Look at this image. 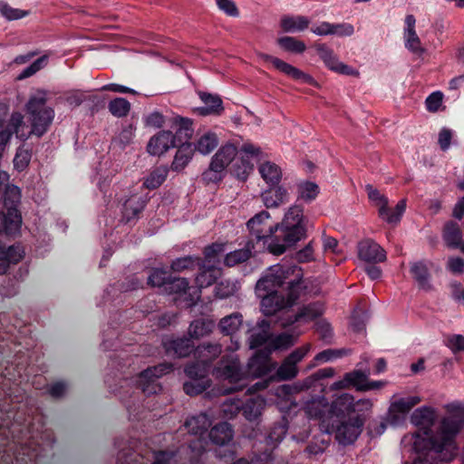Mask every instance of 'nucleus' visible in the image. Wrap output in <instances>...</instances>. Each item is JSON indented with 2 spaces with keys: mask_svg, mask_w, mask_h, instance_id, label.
Segmentation results:
<instances>
[{
  "mask_svg": "<svg viewBox=\"0 0 464 464\" xmlns=\"http://www.w3.org/2000/svg\"><path fill=\"white\" fill-rule=\"evenodd\" d=\"M237 154V149L234 144L227 143L221 146L217 153L212 157L211 162H215L221 165V171L225 172L227 167L232 163Z\"/></svg>",
  "mask_w": 464,
  "mask_h": 464,
  "instance_id": "72a5a7b5",
  "label": "nucleus"
},
{
  "mask_svg": "<svg viewBox=\"0 0 464 464\" xmlns=\"http://www.w3.org/2000/svg\"><path fill=\"white\" fill-rule=\"evenodd\" d=\"M212 326L213 324L209 321L203 319L194 320L188 327L189 338L192 340L203 337L211 332Z\"/></svg>",
  "mask_w": 464,
  "mask_h": 464,
  "instance_id": "09e8293b",
  "label": "nucleus"
},
{
  "mask_svg": "<svg viewBox=\"0 0 464 464\" xmlns=\"http://www.w3.org/2000/svg\"><path fill=\"white\" fill-rule=\"evenodd\" d=\"M386 384L383 381H370L368 373L361 370H353L346 372L342 380L331 385L332 390H343L354 387L359 392L379 390Z\"/></svg>",
  "mask_w": 464,
  "mask_h": 464,
  "instance_id": "9d476101",
  "label": "nucleus"
},
{
  "mask_svg": "<svg viewBox=\"0 0 464 464\" xmlns=\"http://www.w3.org/2000/svg\"><path fill=\"white\" fill-rule=\"evenodd\" d=\"M274 368L275 363L271 360L270 352L267 350H257L249 359L245 372L246 376L250 375L254 378H260L267 375Z\"/></svg>",
  "mask_w": 464,
  "mask_h": 464,
  "instance_id": "dca6fc26",
  "label": "nucleus"
},
{
  "mask_svg": "<svg viewBox=\"0 0 464 464\" xmlns=\"http://www.w3.org/2000/svg\"><path fill=\"white\" fill-rule=\"evenodd\" d=\"M219 168L221 169V165L218 166L216 161L210 162L208 169L203 172L202 179L208 184L220 182L225 176V172L218 169Z\"/></svg>",
  "mask_w": 464,
  "mask_h": 464,
  "instance_id": "4d7b16f0",
  "label": "nucleus"
},
{
  "mask_svg": "<svg viewBox=\"0 0 464 464\" xmlns=\"http://www.w3.org/2000/svg\"><path fill=\"white\" fill-rule=\"evenodd\" d=\"M222 347L218 343H202L196 350L197 360L188 363L184 369L189 381L183 384L184 392L189 396H196L204 392L211 385L209 373L211 361L216 360L221 353Z\"/></svg>",
  "mask_w": 464,
  "mask_h": 464,
  "instance_id": "39448f33",
  "label": "nucleus"
},
{
  "mask_svg": "<svg viewBox=\"0 0 464 464\" xmlns=\"http://www.w3.org/2000/svg\"><path fill=\"white\" fill-rule=\"evenodd\" d=\"M179 146L170 130H160L153 135L147 145V151L152 156H161L171 148Z\"/></svg>",
  "mask_w": 464,
  "mask_h": 464,
  "instance_id": "a211bd4d",
  "label": "nucleus"
},
{
  "mask_svg": "<svg viewBox=\"0 0 464 464\" xmlns=\"http://www.w3.org/2000/svg\"><path fill=\"white\" fill-rule=\"evenodd\" d=\"M295 338L294 335L283 333L278 334L274 340V346L276 349H287L295 344Z\"/></svg>",
  "mask_w": 464,
  "mask_h": 464,
  "instance_id": "69168bd1",
  "label": "nucleus"
},
{
  "mask_svg": "<svg viewBox=\"0 0 464 464\" xmlns=\"http://www.w3.org/2000/svg\"><path fill=\"white\" fill-rule=\"evenodd\" d=\"M176 148L178 150L172 161L171 169L172 170L179 172L184 169L191 160L195 149L193 148V143L189 141L182 142Z\"/></svg>",
  "mask_w": 464,
  "mask_h": 464,
  "instance_id": "cd10ccee",
  "label": "nucleus"
},
{
  "mask_svg": "<svg viewBox=\"0 0 464 464\" xmlns=\"http://www.w3.org/2000/svg\"><path fill=\"white\" fill-rule=\"evenodd\" d=\"M410 273L420 289L426 291L431 289L430 274L425 261L421 260L411 264Z\"/></svg>",
  "mask_w": 464,
  "mask_h": 464,
  "instance_id": "7c9ffc66",
  "label": "nucleus"
},
{
  "mask_svg": "<svg viewBox=\"0 0 464 464\" xmlns=\"http://www.w3.org/2000/svg\"><path fill=\"white\" fill-rule=\"evenodd\" d=\"M258 253L253 246L252 241H246L244 247L227 253L224 257V265L233 267L249 260L255 254Z\"/></svg>",
  "mask_w": 464,
  "mask_h": 464,
  "instance_id": "a878e982",
  "label": "nucleus"
},
{
  "mask_svg": "<svg viewBox=\"0 0 464 464\" xmlns=\"http://www.w3.org/2000/svg\"><path fill=\"white\" fill-rule=\"evenodd\" d=\"M216 4L219 10L231 17H238L239 10L232 0H216Z\"/></svg>",
  "mask_w": 464,
  "mask_h": 464,
  "instance_id": "e2e57ef3",
  "label": "nucleus"
},
{
  "mask_svg": "<svg viewBox=\"0 0 464 464\" xmlns=\"http://www.w3.org/2000/svg\"><path fill=\"white\" fill-rule=\"evenodd\" d=\"M270 214L262 210L246 222V241H252L257 252L280 256L306 237L307 219L303 206L290 207L280 224L267 226Z\"/></svg>",
  "mask_w": 464,
  "mask_h": 464,
  "instance_id": "f257e3e1",
  "label": "nucleus"
},
{
  "mask_svg": "<svg viewBox=\"0 0 464 464\" xmlns=\"http://www.w3.org/2000/svg\"><path fill=\"white\" fill-rule=\"evenodd\" d=\"M276 42L283 50L293 53H303L306 49L303 41L292 36L279 37Z\"/></svg>",
  "mask_w": 464,
  "mask_h": 464,
  "instance_id": "49530a36",
  "label": "nucleus"
},
{
  "mask_svg": "<svg viewBox=\"0 0 464 464\" xmlns=\"http://www.w3.org/2000/svg\"><path fill=\"white\" fill-rule=\"evenodd\" d=\"M198 275L195 278L197 286L198 288H206L216 283L218 278L221 276V269L215 265H207L203 261L202 266L198 267Z\"/></svg>",
  "mask_w": 464,
  "mask_h": 464,
  "instance_id": "393cba45",
  "label": "nucleus"
},
{
  "mask_svg": "<svg viewBox=\"0 0 464 464\" xmlns=\"http://www.w3.org/2000/svg\"><path fill=\"white\" fill-rule=\"evenodd\" d=\"M211 361L212 374L218 380L227 382L229 386L225 387L220 393L230 394L241 391L246 386V372L237 355H223L213 366Z\"/></svg>",
  "mask_w": 464,
  "mask_h": 464,
  "instance_id": "423d86ee",
  "label": "nucleus"
},
{
  "mask_svg": "<svg viewBox=\"0 0 464 464\" xmlns=\"http://www.w3.org/2000/svg\"><path fill=\"white\" fill-rule=\"evenodd\" d=\"M211 425V420L207 413L201 412L186 420L185 428L193 434L202 437L207 433Z\"/></svg>",
  "mask_w": 464,
  "mask_h": 464,
  "instance_id": "2f4dec72",
  "label": "nucleus"
},
{
  "mask_svg": "<svg viewBox=\"0 0 464 464\" xmlns=\"http://www.w3.org/2000/svg\"><path fill=\"white\" fill-rule=\"evenodd\" d=\"M198 95L204 106L193 109L194 113L199 116H220L224 112L223 102L218 94L199 91Z\"/></svg>",
  "mask_w": 464,
  "mask_h": 464,
  "instance_id": "6ab92c4d",
  "label": "nucleus"
},
{
  "mask_svg": "<svg viewBox=\"0 0 464 464\" xmlns=\"http://www.w3.org/2000/svg\"><path fill=\"white\" fill-rule=\"evenodd\" d=\"M38 453L26 445L14 442L0 443V464H37Z\"/></svg>",
  "mask_w": 464,
  "mask_h": 464,
  "instance_id": "1a4fd4ad",
  "label": "nucleus"
},
{
  "mask_svg": "<svg viewBox=\"0 0 464 464\" xmlns=\"http://www.w3.org/2000/svg\"><path fill=\"white\" fill-rule=\"evenodd\" d=\"M148 200L140 195H132L122 205L121 219L128 224L139 218V215L143 211Z\"/></svg>",
  "mask_w": 464,
  "mask_h": 464,
  "instance_id": "4be33fe9",
  "label": "nucleus"
},
{
  "mask_svg": "<svg viewBox=\"0 0 464 464\" xmlns=\"http://www.w3.org/2000/svg\"><path fill=\"white\" fill-rule=\"evenodd\" d=\"M144 123L148 127L161 128L165 123V117L160 111H153L145 117Z\"/></svg>",
  "mask_w": 464,
  "mask_h": 464,
  "instance_id": "338daca9",
  "label": "nucleus"
},
{
  "mask_svg": "<svg viewBox=\"0 0 464 464\" xmlns=\"http://www.w3.org/2000/svg\"><path fill=\"white\" fill-rule=\"evenodd\" d=\"M442 237L447 246L450 248L459 247L462 241V231L459 224L452 220L446 222L443 227Z\"/></svg>",
  "mask_w": 464,
  "mask_h": 464,
  "instance_id": "473e14b6",
  "label": "nucleus"
},
{
  "mask_svg": "<svg viewBox=\"0 0 464 464\" xmlns=\"http://www.w3.org/2000/svg\"><path fill=\"white\" fill-rule=\"evenodd\" d=\"M287 430L288 420L285 417H282L273 424L268 433L265 436L266 445L275 448L285 438Z\"/></svg>",
  "mask_w": 464,
  "mask_h": 464,
  "instance_id": "f704fd0d",
  "label": "nucleus"
},
{
  "mask_svg": "<svg viewBox=\"0 0 464 464\" xmlns=\"http://www.w3.org/2000/svg\"><path fill=\"white\" fill-rule=\"evenodd\" d=\"M170 275L163 268H153L148 277V285L151 286H164L168 285Z\"/></svg>",
  "mask_w": 464,
  "mask_h": 464,
  "instance_id": "864d4df0",
  "label": "nucleus"
},
{
  "mask_svg": "<svg viewBox=\"0 0 464 464\" xmlns=\"http://www.w3.org/2000/svg\"><path fill=\"white\" fill-rule=\"evenodd\" d=\"M32 159V149L21 145L17 148L14 158V167L19 172L24 171L30 164Z\"/></svg>",
  "mask_w": 464,
  "mask_h": 464,
  "instance_id": "de8ad7c7",
  "label": "nucleus"
},
{
  "mask_svg": "<svg viewBox=\"0 0 464 464\" xmlns=\"http://www.w3.org/2000/svg\"><path fill=\"white\" fill-rule=\"evenodd\" d=\"M254 169V165L251 163L248 158L241 157L232 162L230 168V173L236 177L238 180L246 181L249 174Z\"/></svg>",
  "mask_w": 464,
  "mask_h": 464,
  "instance_id": "ea45409f",
  "label": "nucleus"
},
{
  "mask_svg": "<svg viewBox=\"0 0 464 464\" xmlns=\"http://www.w3.org/2000/svg\"><path fill=\"white\" fill-rule=\"evenodd\" d=\"M24 127V116L20 112H13L5 128L0 131V158L13 134L22 140L28 139V135L23 130Z\"/></svg>",
  "mask_w": 464,
  "mask_h": 464,
  "instance_id": "f3484780",
  "label": "nucleus"
},
{
  "mask_svg": "<svg viewBox=\"0 0 464 464\" xmlns=\"http://www.w3.org/2000/svg\"><path fill=\"white\" fill-rule=\"evenodd\" d=\"M265 406V399L256 396L247 399L246 401L237 400L229 404H224L223 411L232 416L241 413L247 420L253 421L259 418Z\"/></svg>",
  "mask_w": 464,
  "mask_h": 464,
  "instance_id": "9b49d317",
  "label": "nucleus"
},
{
  "mask_svg": "<svg viewBox=\"0 0 464 464\" xmlns=\"http://www.w3.org/2000/svg\"><path fill=\"white\" fill-rule=\"evenodd\" d=\"M358 256L370 264L383 262L386 259L384 249L372 239H364L358 244Z\"/></svg>",
  "mask_w": 464,
  "mask_h": 464,
  "instance_id": "aec40b11",
  "label": "nucleus"
},
{
  "mask_svg": "<svg viewBox=\"0 0 464 464\" xmlns=\"http://www.w3.org/2000/svg\"><path fill=\"white\" fill-rule=\"evenodd\" d=\"M259 173L269 186H276L282 179L281 169L271 161H266L259 166Z\"/></svg>",
  "mask_w": 464,
  "mask_h": 464,
  "instance_id": "58836bf2",
  "label": "nucleus"
},
{
  "mask_svg": "<svg viewBox=\"0 0 464 464\" xmlns=\"http://www.w3.org/2000/svg\"><path fill=\"white\" fill-rule=\"evenodd\" d=\"M109 111L117 118H123L130 111V103L125 98L117 97L108 104Z\"/></svg>",
  "mask_w": 464,
  "mask_h": 464,
  "instance_id": "8fccbe9b",
  "label": "nucleus"
},
{
  "mask_svg": "<svg viewBox=\"0 0 464 464\" xmlns=\"http://www.w3.org/2000/svg\"><path fill=\"white\" fill-rule=\"evenodd\" d=\"M236 285L229 281H221L215 286V296L220 299L227 298L234 295Z\"/></svg>",
  "mask_w": 464,
  "mask_h": 464,
  "instance_id": "13d9d810",
  "label": "nucleus"
},
{
  "mask_svg": "<svg viewBox=\"0 0 464 464\" xmlns=\"http://www.w3.org/2000/svg\"><path fill=\"white\" fill-rule=\"evenodd\" d=\"M367 318L368 315L366 311H364L362 308L359 306L354 308L351 316L350 323L353 332H362L365 329Z\"/></svg>",
  "mask_w": 464,
  "mask_h": 464,
  "instance_id": "6e6d98bb",
  "label": "nucleus"
},
{
  "mask_svg": "<svg viewBox=\"0 0 464 464\" xmlns=\"http://www.w3.org/2000/svg\"><path fill=\"white\" fill-rule=\"evenodd\" d=\"M405 209H406V199L403 198V199H401L397 203V205L393 210H391L389 208V211L385 215L384 219L390 224L398 223L401 220V216L404 213Z\"/></svg>",
  "mask_w": 464,
  "mask_h": 464,
  "instance_id": "bf43d9fd",
  "label": "nucleus"
},
{
  "mask_svg": "<svg viewBox=\"0 0 464 464\" xmlns=\"http://www.w3.org/2000/svg\"><path fill=\"white\" fill-rule=\"evenodd\" d=\"M271 188L261 194L262 201L267 208H277L288 201L289 194L282 186H270Z\"/></svg>",
  "mask_w": 464,
  "mask_h": 464,
  "instance_id": "bb28decb",
  "label": "nucleus"
},
{
  "mask_svg": "<svg viewBox=\"0 0 464 464\" xmlns=\"http://www.w3.org/2000/svg\"><path fill=\"white\" fill-rule=\"evenodd\" d=\"M0 11L1 14L8 20H17L27 14L26 11L13 8L7 3H2L0 5Z\"/></svg>",
  "mask_w": 464,
  "mask_h": 464,
  "instance_id": "680f3d73",
  "label": "nucleus"
},
{
  "mask_svg": "<svg viewBox=\"0 0 464 464\" xmlns=\"http://www.w3.org/2000/svg\"><path fill=\"white\" fill-rule=\"evenodd\" d=\"M372 403L363 399L354 401L353 395L343 393L330 406L326 402H312L306 406V413L312 419L321 420L328 433H334L335 440L343 446L353 444L361 435L367 412Z\"/></svg>",
  "mask_w": 464,
  "mask_h": 464,
  "instance_id": "f03ea898",
  "label": "nucleus"
},
{
  "mask_svg": "<svg viewBox=\"0 0 464 464\" xmlns=\"http://www.w3.org/2000/svg\"><path fill=\"white\" fill-rule=\"evenodd\" d=\"M218 145V139L216 133L208 131L204 133L197 141V144H193L195 150H198L201 154L207 155L213 151Z\"/></svg>",
  "mask_w": 464,
  "mask_h": 464,
  "instance_id": "37998d69",
  "label": "nucleus"
},
{
  "mask_svg": "<svg viewBox=\"0 0 464 464\" xmlns=\"http://www.w3.org/2000/svg\"><path fill=\"white\" fill-rule=\"evenodd\" d=\"M135 127L132 123L123 127L121 131L117 137L112 140V142L119 146L121 150H124L130 145L134 138Z\"/></svg>",
  "mask_w": 464,
  "mask_h": 464,
  "instance_id": "603ef678",
  "label": "nucleus"
},
{
  "mask_svg": "<svg viewBox=\"0 0 464 464\" xmlns=\"http://www.w3.org/2000/svg\"><path fill=\"white\" fill-rule=\"evenodd\" d=\"M21 225L20 212L16 208H10L4 218L3 230H0V235L4 233L6 236H14L20 232Z\"/></svg>",
  "mask_w": 464,
  "mask_h": 464,
  "instance_id": "e433bc0d",
  "label": "nucleus"
},
{
  "mask_svg": "<svg viewBox=\"0 0 464 464\" xmlns=\"http://www.w3.org/2000/svg\"><path fill=\"white\" fill-rule=\"evenodd\" d=\"M258 57L265 63H272L276 70L279 71L295 82L311 86L317 85L316 81L312 75L276 56L265 53H258Z\"/></svg>",
  "mask_w": 464,
  "mask_h": 464,
  "instance_id": "f8f14e48",
  "label": "nucleus"
},
{
  "mask_svg": "<svg viewBox=\"0 0 464 464\" xmlns=\"http://www.w3.org/2000/svg\"><path fill=\"white\" fill-rule=\"evenodd\" d=\"M306 289L303 270L295 265H276L269 268L256 285L261 311L266 316L293 306Z\"/></svg>",
  "mask_w": 464,
  "mask_h": 464,
  "instance_id": "7ed1b4c3",
  "label": "nucleus"
},
{
  "mask_svg": "<svg viewBox=\"0 0 464 464\" xmlns=\"http://www.w3.org/2000/svg\"><path fill=\"white\" fill-rule=\"evenodd\" d=\"M224 252V245L220 243H213L204 247L203 255L204 257L202 260L206 262L207 265H215L217 266L219 263V257L221 254Z\"/></svg>",
  "mask_w": 464,
  "mask_h": 464,
  "instance_id": "3c124183",
  "label": "nucleus"
},
{
  "mask_svg": "<svg viewBox=\"0 0 464 464\" xmlns=\"http://www.w3.org/2000/svg\"><path fill=\"white\" fill-rule=\"evenodd\" d=\"M314 48L318 56L329 70L343 75H359V72L357 70L340 62L334 50L325 44H316Z\"/></svg>",
  "mask_w": 464,
  "mask_h": 464,
  "instance_id": "ddd939ff",
  "label": "nucleus"
},
{
  "mask_svg": "<svg viewBox=\"0 0 464 464\" xmlns=\"http://www.w3.org/2000/svg\"><path fill=\"white\" fill-rule=\"evenodd\" d=\"M189 289L188 281L183 277H176L170 275L168 285L165 290L170 294H179L184 295L185 306L192 307L197 304V300L199 298V295L188 294L187 290Z\"/></svg>",
  "mask_w": 464,
  "mask_h": 464,
  "instance_id": "5701e85b",
  "label": "nucleus"
},
{
  "mask_svg": "<svg viewBox=\"0 0 464 464\" xmlns=\"http://www.w3.org/2000/svg\"><path fill=\"white\" fill-rule=\"evenodd\" d=\"M202 257L188 255L174 259L171 262L170 269L172 272L175 273L194 271L197 270L199 266H202Z\"/></svg>",
  "mask_w": 464,
  "mask_h": 464,
  "instance_id": "4c0bfd02",
  "label": "nucleus"
},
{
  "mask_svg": "<svg viewBox=\"0 0 464 464\" xmlns=\"http://www.w3.org/2000/svg\"><path fill=\"white\" fill-rule=\"evenodd\" d=\"M233 429L227 421L217 423L208 432V437L213 444L226 445L233 439Z\"/></svg>",
  "mask_w": 464,
  "mask_h": 464,
  "instance_id": "c85d7f7f",
  "label": "nucleus"
},
{
  "mask_svg": "<svg viewBox=\"0 0 464 464\" xmlns=\"http://www.w3.org/2000/svg\"><path fill=\"white\" fill-rule=\"evenodd\" d=\"M243 323V316L239 313H234L225 316L219 321L218 328L225 335H232L235 334Z\"/></svg>",
  "mask_w": 464,
  "mask_h": 464,
  "instance_id": "79ce46f5",
  "label": "nucleus"
},
{
  "mask_svg": "<svg viewBox=\"0 0 464 464\" xmlns=\"http://www.w3.org/2000/svg\"><path fill=\"white\" fill-rule=\"evenodd\" d=\"M366 191L370 200L375 202L379 207V216L382 218H385V215L389 211L388 198L382 195L377 188H374L372 185L366 186Z\"/></svg>",
  "mask_w": 464,
  "mask_h": 464,
  "instance_id": "a18cd8bd",
  "label": "nucleus"
},
{
  "mask_svg": "<svg viewBox=\"0 0 464 464\" xmlns=\"http://www.w3.org/2000/svg\"><path fill=\"white\" fill-rule=\"evenodd\" d=\"M324 314V305L319 302L310 303L302 306L298 312L289 317V324L295 323H308L320 317Z\"/></svg>",
  "mask_w": 464,
  "mask_h": 464,
  "instance_id": "b1692460",
  "label": "nucleus"
},
{
  "mask_svg": "<svg viewBox=\"0 0 464 464\" xmlns=\"http://www.w3.org/2000/svg\"><path fill=\"white\" fill-rule=\"evenodd\" d=\"M174 123L177 126V130L173 136L178 144L188 141L194 133L193 121L189 118L178 116L175 118Z\"/></svg>",
  "mask_w": 464,
  "mask_h": 464,
  "instance_id": "c9c22d12",
  "label": "nucleus"
},
{
  "mask_svg": "<svg viewBox=\"0 0 464 464\" xmlns=\"http://www.w3.org/2000/svg\"><path fill=\"white\" fill-rule=\"evenodd\" d=\"M202 344H200L201 346ZM162 346L164 348L166 355L172 358H183L188 356L194 352L196 356V350L199 345L195 348L194 342L188 337H166L162 340Z\"/></svg>",
  "mask_w": 464,
  "mask_h": 464,
  "instance_id": "2eb2a0df",
  "label": "nucleus"
},
{
  "mask_svg": "<svg viewBox=\"0 0 464 464\" xmlns=\"http://www.w3.org/2000/svg\"><path fill=\"white\" fill-rule=\"evenodd\" d=\"M174 369V365L171 362H161L157 365L148 367L142 371L139 375L136 376L132 382L135 385L136 390L141 392L144 395L150 396L151 394H157L162 391V386L159 382V379L171 372Z\"/></svg>",
  "mask_w": 464,
  "mask_h": 464,
  "instance_id": "6e6552de",
  "label": "nucleus"
},
{
  "mask_svg": "<svg viewBox=\"0 0 464 464\" xmlns=\"http://www.w3.org/2000/svg\"><path fill=\"white\" fill-rule=\"evenodd\" d=\"M309 19L304 15L285 14L280 19V27L285 33L303 32L308 28Z\"/></svg>",
  "mask_w": 464,
  "mask_h": 464,
  "instance_id": "c756f323",
  "label": "nucleus"
},
{
  "mask_svg": "<svg viewBox=\"0 0 464 464\" xmlns=\"http://www.w3.org/2000/svg\"><path fill=\"white\" fill-rule=\"evenodd\" d=\"M333 35L339 37L351 36L354 33V27L349 23L332 24Z\"/></svg>",
  "mask_w": 464,
  "mask_h": 464,
  "instance_id": "0e129e2a",
  "label": "nucleus"
},
{
  "mask_svg": "<svg viewBox=\"0 0 464 464\" xmlns=\"http://www.w3.org/2000/svg\"><path fill=\"white\" fill-rule=\"evenodd\" d=\"M67 383L63 381H58L52 383L48 388V393L53 399H61L67 391Z\"/></svg>",
  "mask_w": 464,
  "mask_h": 464,
  "instance_id": "774afa93",
  "label": "nucleus"
},
{
  "mask_svg": "<svg viewBox=\"0 0 464 464\" xmlns=\"http://www.w3.org/2000/svg\"><path fill=\"white\" fill-rule=\"evenodd\" d=\"M297 188V200H303L306 203L314 201L319 192L320 188L318 185L312 181H301L296 186Z\"/></svg>",
  "mask_w": 464,
  "mask_h": 464,
  "instance_id": "a19ab883",
  "label": "nucleus"
},
{
  "mask_svg": "<svg viewBox=\"0 0 464 464\" xmlns=\"http://www.w3.org/2000/svg\"><path fill=\"white\" fill-rule=\"evenodd\" d=\"M169 169L166 167H159L152 170L144 179L143 187L148 189H156L166 180Z\"/></svg>",
  "mask_w": 464,
  "mask_h": 464,
  "instance_id": "c03bdc74",
  "label": "nucleus"
},
{
  "mask_svg": "<svg viewBox=\"0 0 464 464\" xmlns=\"http://www.w3.org/2000/svg\"><path fill=\"white\" fill-rule=\"evenodd\" d=\"M435 420L436 412L434 409L428 406L416 409L411 416V423L419 428L414 440L418 438L424 439L430 437L433 431L432 427L435 424Z\"/></svg>",
  "mask_w": 464,
  "mask_h": 464,
  "instance_id": "4468645a",
  "label": "nucleus"
},
{
  "mask_svg": "<svg viewBox=\"0 0 464 464\" xmlns=\"http://www.w3.org/2000/svg\"><path fill=\"white\" fill-rule=\"evenodd\" d=\"M24 256V249L21 244L6 246L0 244V275H5L11 264L19 263Z\"/></svg>",
  "mask_w": 464,
  "mask_h": 464,
  "instance_id": "412c9836",
  "label": "nucleus"
},
{
  "mask_svg": "<svg viewBox=\"0 0 464 464\" xmlns=\"http://www.w3.org/2000/svg\"><path fill=\"white\" fill-rule=\"evenodd\" d=\"M46 98L43 95L33 96L26 104L27 112L31 115L32 128L30 134L42 137L51 125L54 117L52 108L45 106Z\"/></svg>",
  "mask_w": 464,
  "mask_h": 464,
  "instance_id": "0eeeda50",
  "label": "nucleus"
},
{
  "mask_svg": "<svg viewBox=\"0 0 464 464\" xmlns=\"http://www.w3.org/2000/svg\"><path fill=\"white\" fill-rule=\"evenodd\" d=\"M464 421L453 417L441 420L436 433L413 441L416 458L411 464H439L438 459L444 450L455 449V439L463 428Z\"/></svg>",
  "mask_w": 464,
  "mask_h": 464,
  "instance_id": "20e7f679",
  "label": "nucleus"
},
{
  "mask_svg": "<svg viewBox=\"0 0 464 464\" xmlns=\"http://www.w3.org/2000/svg\"><path fill=\"white\" fill-rule=\"evenodd\" d=\"M347 354L348 352L345 349H326L317 353L315 355V360L320 362H328Z\"/></svg>",
  "mask_w": 464,
  "mask_h": 464,
  "instance_id": "052dcab7",
  "label": "nucleus"
},
{
  "mask_svg": "<svg viewBox=\"0 0 464 464\" xmlns=\"http://www.w3.org/2000/svg\"><path fill=\"white\" fill-rule=\"evenodd\" d=\"M297 373V367L285 359L277 368L275 376L278 381H287L295 378Z\"/></svg>",
  "mask_w": 464,
  "mask_h": 464,
  "instance_id": "5fc2aeb1",
  "label": "nucleus"
}]
</instances>
